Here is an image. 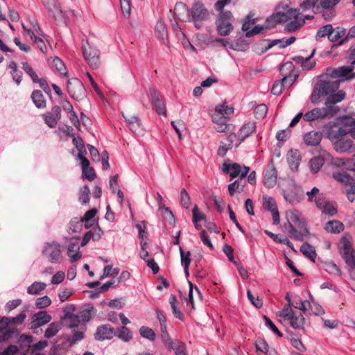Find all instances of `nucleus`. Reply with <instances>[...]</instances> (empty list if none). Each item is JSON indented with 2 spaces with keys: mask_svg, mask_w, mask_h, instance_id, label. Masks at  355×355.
<instances>
[{
  "mask_svg": "<svg viewBox=\"0 0 355 355\" xmlns=\"http://www.w3.org/2000/svg\"><path fill=\"white\" fill-rule=\"evenodd\" d=\"M277 172L272 164L266 170L263 178V184L267 188H272L277 183Z\"/></svg>",
  "mask_w": 355,
  "mask_h": 355,
  "instance_id": "nucleus-23",
  "label": "nucleus"
},
{
  "mask_svg": "<svg viewBox=\"0 0 355 355\" xmlns=\"http://www.w3.org/2000/svg\"><path fill=\"white\" fill-rule=\"evenodd\" d=\"M67 256L69 257L71 263H74L81 258L82 254L80 252V246L78 241L70 242L69 243Z\"/></svg>",
  "mask_w": 355,
  "mask_h": 355,
  "instance_id": "nucleus-29",
  "label": "nucleus"
},
{
  "mask_svg": "<svg viewBox=\"0 0 355 355\" xmlns=\"http://www.w3.org/2000/svg\"><path fill=\"white\" fill-rule=\"evenodd\" d=\"M125 121L128 123L130 130L135 133L139 134L142 132L141 121L138 116L135 115L125 116L123 114Z\"/></svg>",
  "mask_w": 355,
  "mask_h": 355,
  "instance_id": "nucleus-32",
  "label": "nucleus"
},
{
  "mask_svg": "<svg viewBox=\"0 0 355 355\" xmlns=\"http://www.w3.org/2000/svg\"><path fill=\"white\" fill-rule=\"evenodd\" d=\"M263 207L265 210L272 212L278 209L277 202L272 197L268 196H263Z\"/></svg>",
  "mask_w": 355,
  "mask_h": 355,
  "instance_id": "nucleus-47",
  "label": "nucleus"
},
{
  "mask_svg": "<svg viewBox=\"0 0 355 355\" xmlns=\"http://www.w3.org/2000/svg\"><path fill=\"white\" fill-rule=\"evenodd\" d=\"M286 217L288 224L285 228L291 239L302 241L309 235L306 220L300 211L297 209L287 211Z\"/></svg>",
  "mask_w": 355,
  "mask_h": 355,
  "instance_id": "nucleus-2",
  "label": "nucleus"
},
{
  "mask_svg": "<svg viewBox=\"0 0 355 355\" xmlns=\"http://www.w3.org/2000/svg\"><path fill=\"white\" fill-rule=\"evenodd\" d=\"M58 132V135L62 137L64 136H71L73 137V128L68 125H63L62 126H60L58 130H56Z\"/></svg>",
  "mask_w": 355,
  "mask_h": 355,
  "instance_id": "nucleus-62",
  "label": "nucleus"
},
{
  "mask_svg": "<svg viewBox=\"0 0 355 355\" xmlns=\"http://www.w3.org/2000/svg\"><path fill=\"white\" fill-rule=\"evenodd\" d=\"M31 98L34 105L37 108L42 109L46 107V100L41 90H34L32 92Z\"/></svg>",
  "mask_w": 355,
  "mask_h": 355,
  "instance_id": "nucleus-39",
  "label": "nucleus"
},
{
  "mask_svg": "<svg viewBox=\"0 0 355 355\" xmlns=\"http://www.w3.org/2000/svg\"><path fill=\"white\" fill-rule=\"evenodd\" d=\"M324 270L330 275H334L336 277L341 276V271L340 268L333 261L325 263Z\"/></svg>",
  "mask_w": 355,
  "mask_h": 355,
  "instance_id": "nucleus-53",
  "label": "nucleus"
},
{
  "mask_svg": "<svg viewBox=\"0 0 355 355\" xmlns=\"http://www.w3.org/2000/svg\"><path fill=\"white\" fill-rule=\"evenodd\" d=\"M333 178L340 182L345 184V190L355 194V180L346 172H336L333 173Z\"/></svg>",
  "mask_w": 355,
  "mask_h": 355,
  "instance_id": "nucleus-17",
  "label": "nucleus"
},
{
  "mask_svg": "<svg viewBox=\"0 0 355 355\" xmlns=\"http://www.w3.org/2000/svg\"><path fill=\"white\" fill-rule=\"evenodd\" d=\"M114 329L110 324L99 325L96 329L94 338L99 341L111 340L114 336Z\"/></svg>",
  "mask_w": 355,
  "mask_h": 355,
  "instance_id": "nucleus-16",
  "label": "nucleus"
},
{
  "mask_svg": "<svg viewBox=\"0 0 355 355\" xmlns=\"http://www.w3.org/2000/svg\"><path fill=\"white\" fill-rule=\"evenodd\" d=\"M346 33V30L342 27H337L336 28H333L331 31V33L329 35V40L333 42H337L338 45L339 44V42L344 39Z\"/></svg>",
  "mask_w": 355,
  "mask_h": 355,
  "instance_id": "nucleus-40",
  "label": "nucleus"
},
{
  "mask_svg": "<svg viewBox=\"0 0 355 355\" xmlns=\"http://www.w3.org/2000/svg\"><path fill=\"white\" fill-rule=\"evenodd\" d=\"M293 306L305 313L309 309L310 299L302 301L299 297L296 296L294 297Z\"/></svg>",
  "mask_w": 355,
  "mask_h": 355,
  "instance_id": "nucleus-50",
  "label": "nucleus"
},
{
  "mask_svg": "<svg viewBox=\"0 0 355 355\" xmlns=\"http://www.w3.org/2000/svg\"><path fill=\"white\" fill-rule=\"evenodd\" d=\"M51 300L47 296L44 295L36 300L35 305L37 309H44L50 306Z\"/></svg>",
  "mask_w": 355,
  "mask_h": 355,
  "instance_id": "nucleus-61",
  "label": "nucleus"
},
{
  "mask_svg": "<svg viewBox=\"0 0 355 355\" xmlns=\"http://www.w3.org/2000/svg\"><path fill=\"white\" fill-rule=\"evenodd\" d=\"M322 135L320 131L312 130L304 136V141L307 146H316L320 144Z\"/></svg>",
  "mask_w": 355,
  "mask_h": 355,
  "instance_id": "nucleus-26",
  "label": "nucleus"
},
{
  "mask_svg": "<svg viewBox=\"0 0 355 355\" xmlns=\"http://www.w3.org/2000/svg\"><path fill=\"white\" fill-rule=\"evenodd\" d=\"M46 287V284L41 282H35L27 288V293L30 295H39Z\"/></svg>",
  "mask_w": 355,
  "mask_h": 355,
  "instance_id": "nucleus-46",
  "label": "nucleus"
},
{
  "mask_svg": "<svg viewBox=\"0 0 355 355\" xmlns=\"http://www.w3.org/2000/svg\"><path fill=\"white\" fill-rule=\"evenodd\" d=\"M251 21H252V24L254 23V19H252L251 17L248 15L242 26V30L243 31H246V36L249 37L261 33V31L263 30V27L262 26L257 25L254 26L252 29L248 31L250 29V23Z\"/></svg>",
  "mask_w": 355,
  "mask_h": 355,
  "instance_id": "nucleus-30",
  "label": "nucleus"
},
{
  "mask_svg": "<svg viewBox=\"0 0 355 355\" xmlns=\"http://www.w3.org/2000/svg\"><path fill=\"white\" fill-rule=\"evenodd\" d=\"M42 2L48 10L50 17L59 22H65V13L61 9L58 0H42Z\"/></svg>",
  "mask_w": 355,
  "mask_h": 355,
  "instance_id": "nucleus-10",
  "label": "nucleus"
},
{
  "mask_svg": "<svg viewBox=\"0 0 355 355\" xmlns=\"http://www.w3.org/2000/svg\"><path fill=\"white\" fill-rule=\"evenodd\" d=\"M52 67H54L59 73L63 75L67 74V69L63 61L58 57H55L52 62Z\"/></svg>",
  "mask_w": 355,
  "mask_h": 355,
  "instance_id": "nucleus-58",
  "label": "nucleus"
},
{
  "mask_svg": "<svg viewBox=\"0 0 355 355\" xmlns=\"http://www.w3.org/2000/svg\"><path fill=\"white\" fill-rule=\"evenodd\" d=\"M22 69L31 78L33 82L37 80V75L27 62H21Z\"/></svg>",
  "mask_w": 355,
  "mask_h": 355,
  "instance_id": "nucleus-63",
  "label": "nucleus"
},
{
  "mask_svg": "<svg viewBox=\"0 0 355 355\" xmlns=\"http://www.w3.org/2000/svg\"><path fill=\"white\" fill-rule=\"evenodd\" d=\"M303 119L307 122H312L313 121L324 119L328 116V113L326 110L320 108H314L304 114H303Z\"/></svg>",
  "mask_w": 355,
  "mask_h": 355,
  "instance_id": "nucleus-22",
  "label": "nucleus"
},
{
  "mask_svg": "<svg viewBox=\"0 0 355 355\" xmlns=\"http://www.w3.org/2000/svg\"><path fill=\"white\" fill-rule=\"evenodd\" d=\"M114 336L125 343L130 341L133 338L132 332L124 326L114 329Z\"/></svg>",
  "mask_w": 355,
  "mask_h": 355,
  "instance_id": "nucleus-33",
  "label": "nucleus"
},
{
  "mask_svg": "<svg viewBox=\"0 0 355 355\" xmlns=\"http://www.w3.org/2000/svg\"><path fill=\"white\" fill-rule=\"evenodd\" d=\"M309 298L310 299L309 309L315 315H322L324 313V310L314 299L313 295L309 293Z\"/></svg>",
  "mask_w": 355,
  "mask_h": 355,
  "instance_id": "nucleus-48",
  "label": "nucleus"
},
{
  "mask_svg": "<svg viewBox=\"0 0 355 355\" xmlns=\"http://www.w3.org/2000/svg\"><path fill=\"white\" fill-rule=\"evenodd\" d=\"M96 310L92 304H87L85 308L78 314L80 321L83 323L90 320L92 316L96 313Z\"/></svg>",
  "mask_w": 355,
  "mask_h": 355,
  "instance_id": "nucleus-34",
  "label": "nucleus"
},
{
  "mask_svg": "<svg viewBox=\"0 0 355 355\" xmlns=\"http://www.w3.org/2000/svg\"><path fill=\"white\" fill-rule=\"evenodd\" d=\"M42 254L51 263H60L62 260V255L60 245L57 241L47 242L44 244Z\"/></svg>",
  "mask_w": 355,
  "mask_h": 355,
  "instance_id": "nucleus-8",
  "label": "nucleus"
},
{
  "mask_svg": "<svg viewBox=\"0 0 355 355\" xmlns=\"http://www.w3.org/2000/svg\"><path fill=\"white\" fill-rule=\"evenodd\" d=\"M326 73L325 79L320 80L315 86L311 95V101L316 102L320 97L327 96L336 92L340 86V80H334Z\"/></svg>",
  "mask_w": 355,
  "mask_h": 355,
  "instance_id": "nucleus-3",
  "label": "nucleus"
},
{
  "mask_svg": "<svg viewBox=\"0 0 355 355\" xmlns=\"http://www.w3.org/2000/svg\"><path fill=\"white\" fill-rule=\"evenodd\" d=\"M52 318L46 311H40L35 313L32 317L31 329L34 330L40 327L48 324Z\"/></svg>",
  "mask_w": 355,
  "mask_h": 355,
  "instance_id": "nucleus-18",
  "label": "nucleus"
},
{
  "mask_svg": "<svg viewBox=\"0 0 355 355\" xmlns=\"http://www.w3.org/2000/svg\"><path fill=\"white\" fill-rule=\"evenodd\" d=\"M352 140L349 138H340L333 142L334 149L338 153L349 152L352 148Z\"/></svg>",
  "mask_w": 355,
  "mask_h": 355,
  "instance_id": "nucleus-27",
  "label": "nucleus"
},
{
  "mask_svg": "<svg viewBox=\"0 0 355 355\" xmlns=\"http://www.w3.org/2000/svg\"><path fill=\"white\" fill-rule=\"evenodd\" d=\"M8 68L10 69V73L13 81L17 85H19L22 80L23 73L22 71L17 68V63L14 61H11L8 64Z\"/></svg>",
  "mask_w": 355,
  "mask_h": 355,
  "instance_id": "nucleus-36",
  "label": "nucleus"
},
{
  "mask_svg": "<svg viewBox=\"0 0 355 355\" xmlns=\"http://www.w3.org/2000/svg\"><path fill=\"white\" fill-rule=\"evenodd\" d=\"M296 40V37L294 36H291L288 38H283L279 40H274L272 41H263V47L264 48V51H268L271 49L272 46L279 44L280 48H286V46L293 44Z\"/></svg>",
  "mask_w": 355,
  "mask_h": 355,
  "instance_id": "nucleus-20",
  "label": "nucleus"
},
{
  "mask_svg": "<svg viewBox=\"0 0 355 355\" xmlns=\"http://www.w3.org/2000/svg\"><path fill=\"white\" fill-rule=\"evenodd\" d=\"M223 171L224 173H229L231 180H232L239 176V174L241 175V167L238 163H234L232 164H224Z\"/></svg>",
  "mask_w": 355,
  "mask_h": 355,
  "instance_id": "nucleus-38",
  "label": "nucleus"
},
{
  "mask_svg": "<svg viewBox=\"0 0 355 355\" xmlns=\"http://www.w3.org/2000/svg\"><path fill=\"white\" fill-rule=\"evenodd\" d=\"M327 76L330 78H340L338 80L340 82L355 78V73L353 71V67L349 66L329 68L327 69Z\"/></svg>",
  "mask_w": 355,
  "mask_h": 355,
  "instance_id": "nucleus-9",
  "label": "nucleus"
},
{
  "mask_svg": "<svg viewBox=\"0 0 355 355\" xmlns=\"http://www.w3.org/2000/svg\"><path fill=\"white\" fill-rule=\"evenodd\" d=\"M245 184V180L239 177L236 180L228 185V192L230 195L233 196L236 191L239 193L243 191Z\"/></svg>",
  "mask_w": 355,
  "mask_h": 355,
  "instance_id": "nucleus-37",
  "label": "nucleus"
},
{
  "mask_svg": "<svg viewBox=\"0 0 355 355\" xmlns=\"http://www.w3.org/2000/svg\"><path fill=\"white\" fill-rule=\"evenodd\" d=\"M174 15L178 19L187 21L190 19L189 8L182 2L176 3L174 8Z\"/></svg>",
  "mask_w": 355,
  "mask_h": 355,
  "instance_id": "nucleus-24",
  "label": "nucleus"
},
{
  "mask_svg": "<svg viewBox=\"0 0 355 355\" xmlns=\"http://www.w3.org/2000/svg\"><path fill=\"white\" fill-rule=\"evenodd\" d=\"M324 163V158L323 155H318L313 157L309 161V168L312 173H316L319 171L320 168Z\"/></svg>",
  "mask_w": 355,
  "mask_h": 355,
  "instance_id": "nucleus-41",
  "label": "nucleus"
},
{
  "mask_svg": "<svg viewBox=\"0 0 355 355\" xmlns=\"http://www.w3.org/2000/svg\"><path fill=\"white\" fill-rule=\"evenodd\" d=\"M349 128L345 126L340 127L338 129H330L327 131V137L332 142L344 138L349 132Z\"/></svg>",
  "mask_w": 355,
  "mask_h": 355,
  "instance_id": "nucleus-31",
  "label": "nucleus"
},
{
  "mask_svg": "<svg viewBox=\"0 0 355 355\" xmlns=\"http://www.w3.org/2000/svg\"><path fill=\"white\" fill-rule=\"evenodd\" d=\"M62 324L59 322H54L49 324L45 330L44 336L46 338H51L55 336L57 333L61 329Z\"/></svg>",
  "mask_w": 355,
  "mask_h": 355,
  "instance_id": "nucleus-42",
  "label": "nucleus"
},
{
  "mask_svg": "<svg viewBox=\"0 0 355 355\" xmlns=\"http://www.w3.org/2000/svg\"><path fill=\"white\" fill-rule=\"evenodd\" d=\"M255 347L257 352H260L264 354H266L269 349V346L267 342L262 338H258L256 340Z\"/></svg>",
  "mask_w": 355,
  "mask_h": 355,
  "instance_id": "nucleus-64",
  "label": "nucleus"
},
{
  "mask_svg": "<svg viewBox=\"0 0 355 355\" xmlns=\"http://www.w3.org/2000/svg\"><path fill=\"white\" fill-rule=\"evenodd\" d=\"M82 51L85 61L92 69H97L101 64L98 50L87 40L82 42Z\"/></svg>",
  "mask_w": 355,
  "mask_h": 355,
  "instance_id": "nucleus-6",
  "label": "nucleus"
},
{
  "mask_svg": "<svg viewBox=\"0 0 355 355\" xmlns=\"http://www.w3.org/2000/svg\"><path fill=\"white\" fill-rule=\"evenodd\" d=\"M75 309L74 304H68L64 308V315L62 319L67 322V327L69 329L78 327L81 322L78 315L73 313Z\"/></svg>",
  "mask_w": 355,
  "mask_h": 355,
  "instance_id": "nucleus-13",
  "label": "nucleus"
},
{
  "mask_svg": "<svg viewBox=\"0 0 355 355\" xmlns=\"http://www.w3.org/2000/svg\"><path fill=\"white\" fill-rule=\"evenodd\" d=\"M325 230L333 234H338L344 230V225L338 220H331L327 223Z\"/></svg>",
  "mask_w": 355,
  "mask_h": 355,
  "instance_id": "nucleus-44",
  "label": "nucleus"
},
{
  "mask_svg": "<svg viewBox=\"0 0 355 355\" xmlns=\"http://www.w3.org/2000/svg\"><path fill=\"white\" fill-rule=\"evenodd\" d=\"M300 251L304 256L315 261L316 252L313 246L307 243H303L300 247Z\"/></svg>",
  "mask_w": 355,
  "mask_h": 355,
  "instance_id": "nucleus-43",
  "label": "nucleus"
},
{
  "mask_svg": "<svg viewBox=\"0 0 355 355\" xmlns=\"http://www.w3.org/2000/svg\"><path fill=\"white\" fill-rule=\"evenodd\" d=\"M256 123L254 121H248L244 123L237 132L238 144L236 146L238 147L247 137L252 134L256 130Z\"/></svg>",
  "mask_w": 355,
  "mask_h": 355,
  "instance_id": "nucleus-19",
  "label": "nucleus"
},
{
  "mask_svg": "<svg viewBox=\"0 0 355 355\" xmlns=\"http://www.w3.org/2000/svg\"><path fill=\"white\" fill-rule=\"evenodd\" d=\"M14 334H18V330L16 328L0 327V343L8 341Z\"/></svg>",
  "mask_w": 355,
  "mask_h": 355,
  "instance_id": "nucleus-49",
  "label": "nucleus"
},
{
  "mask_svg": "<svg viewBox=\"0 0 355 355\" xmlns=\"http://www.w3.org/2000/svg\"><path fill=\"white\" fill-rule=\"evenodd\" d=\"M150 94L151 96L152 103L155 109L156 112L159 115L166 116V107L163 101L159 98V94L153 89H150Z\"/></svg>",
  "mask_w": 355,
  "mask_h": 355,
  "instance_id": "nucleus-21",
  "label": "nucleus"
},
{
  "mask_svg": "<svg viewBox=\"0 0 355 355\" xmlns=\"http://www.w3.org/2000/svg\"><path fill=\"white\" fill-rule=\"evenodd\" d=\"M302 159L300 153L298 150H290L287 154V162L292 171H297Z\"/></svg>",
  "mask_w": 355,
  "mask_h": 355,
  "instance_id": "nucleus-25",
  "label": "nucleus"
},
{
  "mask_svg": "<svg viewBox=\"0 0 355 355\" xmlns=\"http://www.w3.org/2000/svg\"><path fill=\"white\" fill-rule=\"evenodd\" d=\"M284 78L280 81H275L271 89V92L274 95H279L282 93L283 88L288 85H291L296 80L297 75L293 73L294 66L289 62L284 64L279 68Z\"/></svg>",
  "mask_w": 355,
  "mask_h": 355,
  "instance_id": "nucleus-4",
  "label": "nucleus"
},
{
  "mask_svg": "<svg viewBox=\"0 0 355 355\" xmlns=\"http://www.w3.org/2000/svg\"><path fill=\"white\" fill-rule=\"evenodd\" d=\"M295 329H304L305 318L302 313H295L287 320Z\"/></svg>",
  "mask_w": 355,
  "mask_h": 355,
  "instance_id": "nucleus-35",
  "label": "nucleus"
},
{
  "mask_svg": "<svg viewBox=\"0 0 355 355\" xmlns=\"http://www.w3.org/2000/svg\"><path fill=\"white\" fill-rule=\"evenodd\" d=\"M155 34L157 38L166 44L168 42V31L164 22L159 19L157 21L155 27Z\"/></svg>",
  "mask_w": 355,
  "mask_h": 355,
  "instance_id": "nucleus-28",
  "label": "nucleus"
},
{
  "mask_svg": "<svg viewBox=\"0 0 355 355\" xmlns=\"http://www.w3.org/2000/svg\"><path fill=\"white\" fill-rule=\"evenodd\" d=\"M89 193L90 190L89 187L84 185L80 190L79 201L83 205L89 203L90 199Z\"/></svg>",
  "mask_w": 355,
  "mask_h": 355,
  "instance_id": "nucleus-57",
  "label": "nucleus"
},
{
  "mask_svg": "<svg viewBox=\"0 0 355 355\" xmlns=\"http://www.w3.org/2000/svg\"><path fill=\"white\" fill-rule=\"evenodd\" d=\"M180 203L184 209H189L191 205V197L184 188L180 191Z\"/></svg>",
  "mask_w": 355,
  "mask_h": 355,
  "instance_id": "nucleus-54",
  "label": "nucleus"
},
{
  "mask_svg": "<svg viewBox=\"0 0 355 355\" xmlns=\"http://www.w3.org/2000/svg\"><path fill=\"white\" fill-rule=\"evenodd\" d=\"M139 331L141 337L149 340L153 341L156 338V335L154 331L148 327L141 326L139 328Z\"/></svg>",
  "mask_w": 355,
  "mask_h": 355,
  "instance_id": "nucleus-51",
  "label": "nucleus"
},
{
  "mask_svg": "<svg viewBox=\"0 0 355 355\" xmlns=\"http://www.w3.org/2000/svg\"><path fill=\"white\" fill-rule=\"evenodd\" d=\"M67 90L70 96L76 101L82 100L86 96V89L78 78H71L68 80Z\"/></svg>",
  "mask_w": 355,
  "mask_h": 355,
  "instance_id": "nucleus-11",
  "label": "nucleus"
},
{
  "mask_svg": "<svg viewBox=\"0 0 355 355\" xmlns=\"http://www.w3.org/2000/svg\"><path fill=\"white\" fill-rule=\"evenodd\" d=\"M209 15L208 10L205 6L200 3H195L191 8V17L196 28L200 29L202 26V21Z\"/></svg>",
  "mask_w": 355,
  "mask_h": 355,
  "instance_id": "nucleus-12",
  "label": "nucleus"
},
{
  "mask_svg": "<svg viewBox=\"0 0 355 355\" xmlns=\"http://www.w3.org/2000/svg\"><path fill=\"white\" fill-rule=\"evenodd\" d=\"M304 191L301 187H293L288 191H283L284 199L292 205H297L303 198Z\"/></svg>",
  "mask_w": 355,
  "mask_h": 355,
  "instance_id": "nucleus-15",
  "label": "nucleus"
},
{
  "mask_svg": "<svg viewBox=\"0 0 355 355\" xmlns=\"http://www.w3.org/2000/svg\"><path fill=\"white\" fill-rule=\"evenodd\" d=\"M83 227V220L79 218H72L69 224V230L72 233H76L81 231Z\"/></svg>",
  "mask_w": 355,
  "mask_h": 355,
  "instance_id": "nucleus-52",
  "label": "nucleus"
},
{
  "mask_svg": "<svg viewBox=\"0 0 355 355\" xmlns=\"http://www.w3.org/2000/svg\"><path fill=\"white\" fill-rule=\"evenodd\" d=\"M28 34L31 40H33V42L37 45L40 51L42 53H46L47 51V48L45 45L44 40L42 38L36 36L32 30H28Z\"/></svg>",
  "mask_w": 355,
  "mask_h": 355,
  "instance_id": "nucleus-55",
  "label": "nucleus"
},
{
  "mask_svg": "<svg viewBox=\"0 0 355 355\" xmlns=\"http://www.w3.org/2000/svg\"><path fill=\"white\" fill-rule=\"evenodd\" d=\"M234 17L230 11L221 12L216 21V29L218 35H228L233 30Z\"/></svg>",
  "mask_w": 355,
  "mask_h": 355,
  "instance_id": "nucleus-7",
  "label": "nucleus"
},
{
  "mask_svg": "<svg viewBox=\"0 0 355 355\" xmlns=\"http://www.w3.org/2000/svg\"><path fill=\"white\" fill-rule=\"evenodd\" d=\"M213 122L216 124L215 130L218 132H223L227 128V120L223 116H213Z\"/></svg>",
  "mask_w": 355,
  "mask_h": 355,
  "instance_id": "nucleus-45",
  "label": "nucleus"
},
{
  "mask_svg": "<svg viewBox=\"0 0 355 355\" xmlns=\"http://www.w3.org/2000/svg\"><path fill=\"white\" fill-rule=\"evenodd\" d=\"M332 30V25L331 24H326L324 26H322L320 27L315 35V38L317 40H320L321 38L327 36L329 38V35L331 33V31Z\"/></svg>",
  "mask_w": 355,
  "mask_h": 355,
  "instance_id": "nucleus-56",
  "label": "nucleus"
},
{
  "mask_svg": "<svg viewBox=\"0 0 355 355\" xmlns=\"http://www.w3.org/2000/svg\"><path fill=\"white\" fill-rule=\"evenodd\" d=\"M340 0H322L320 6H316L318 11L321 9L322 16L326 21H330L334 16V7L337 5Z\"/></svg>",
  "mask_w": 355,
  "mask_h": 355,
  "instance_id": "nucleus-14",
  "label": "nucleus"
},
{
  "mask_svg": "<svg viewBox=\"0 0 355 355\" xmlns=\"http://www.w3.org/2000/svg\"><path fill=\"white\" fill-rule=\"evenodd\" d=\"M300 13L296 9L289 8L287 5L282 7V10H279L273 14L270 18L267 19L268 26H275L276 24L284 23L291 20L285 27L288 32H294L304 24V19H312L313 15H305L304 19L299 18Z\"/></svg>",
  "mask_w": 355,
  "mask_h": 355,
  "instance_id": "nucleus-1",
  "label": "nucleus"
},
{
  "mask_svg": "<svg viewBox=\"0 0 355 355\" xmlns=\"http://www.w3.org/2000/svg\"><path fill=\"white\" fill-rule=\"evenodd\" d=\"M268 107L265 104H260L256 106L254 110V115L257 119H263L267 114Z\"/></svg>",
  "mask_w": 355,
  "mask_h": 355,
  "instance_id": "nucleus-59",
  "label": "nucleus"
},
{
  "mask_svg": "<svg viewBox=\"0 0 355 355\" xmlns=\"http://www.w3.org/2000/svg\"><path fill=\"white\" fill-rule=\"evenodd\" d=\"M352 236L345 234L340 241L339 248L342 257L347 266L355 268V251L352 248Z\"/></svg>",
  "mask_w": 355,
  "mask_h": 355,
  "instance_id": "nucleus-5",
  "label": "nucleus"
},
{
  "mask_svg": "<svg viewBox=\"0 0 355 355\" xmlns=\"http://www.w3.org/2000/svg\"><path fill=\"white\" fill-rule=\"evenodd\" d=\"M345 96V92L343 90L338 91L336 94H331L328 97V103L336 104L342 101Z\"/></svg>",
  "mask_w": 355,
  "mask_h": 355,
  "instance_id": "nucleus-60",
  "label": "nucleus"
}]
</instances>
